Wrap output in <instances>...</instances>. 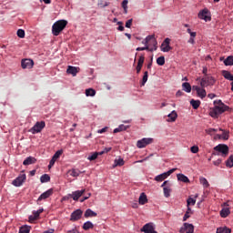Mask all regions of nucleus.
Wrapping results in <instances>:
<instances>
[{
    "mask_svg": "<svg viewBox=\"0 0 233 233\" xmlns=\"http://www.w3.org/2000/svg\"><path fill=\"white\" fill-rule=\"evenodd\" d=\"M196 203H197V200L195 198H188V199H187V208L190 206H195Z\"/></svg>",
    "mask_w": 233,
    "mask_h": 233,
    "instance_id": "43",
    "label": "nucleus"
},
{
    "mask_svg": "<svg viewBox=\"0 0 233 233\" xmlns=\"http://www.w3.org/2000/svg\"><path fill=\"white\" fill-rule=\"evenodd\" d=\"M31 230H32V227L24 225L20 227L19 233H30Z\"/></svg>",
    "mask_w": 233,
    "mask_h": 233,
    "instance_id": "29",
    "label": "nucleus"
},
{
    "mask_svg": "<svg viewBox=\"0 0 233 233\" xmlns=\"http://www.w3.org/2000/svg\"><path fill=\"white\" fill-rule=\"evenodd\" d=\"M50 181V176H48L47 174L42 175L41 177V183H47Z\"/></svg>",
    "mask_w": 233,
    "mask_h": 233,
    "instance_id": "45",
    "label": "nucleus"
},
{
    "mask_svg": "<svg viewBox=\"0 0 233 233\" xmlns=\"http://www.w3.org/2000/svg\"><path fill=\"white\" fill-rule=\"evenodd\" d=\"M199 184H201L204 188H208L209 187L208 179L204 177H199Z\"/></svg>",
    "mask_w": 233,
    "mask_h": 233,
    "instance_id": "34",
    "label": "nucleus"
},
{
    "mask_svg": "<svg viewBox=\"0 0 233 233\" xmlns=\"http://www.w3.org/2000/svg\"><path fill=\"white\" fill-rule=\"evenodd\" d=\"M148 81V72L145 71L143 73V78H142V82H141V86H145V84H147V82Z\"/></svg>",
    "mask_w": 233,
    "mask_h": 233,
    "instance_id": "37",
    "label": "nucleus"
},
{
    "mask_svg": "<svg viewBox=\"0 0 233 233\" xmlns=\"http://www.w3.org/2000/svg\"><path fill=\"white\" fill-rule=\"evenodd\" d=\"M70 176L74 177H78V176L81 174V172L78 169H72L69 172Z\"/></svg>",
    "mask_w": 233,
    "mask_h": 233,
    "instance_id": "46",
    "label": "nucleus"
},
{
    "mask_svg": "<svg viewBox=\"0 0 233 233\" xmlns=\"http://www.w3.org/2000/svg\"><path fill=\"white\" fill-rule=\"evenodd\" d=\"M221 162H222L221 159L215 160V161H213V166L218 167L221 164Z\"/></svg>",
    "mask_w": 233,
    "mask_h": 233,
    "instance_id": "56",
    "label": "nucleus"
},
{
    "mask_svg": "<svg viewBox=\"0 0 233 233\" xmlns=\"http://www.w3.org/2000/svg\"><path fill=\"white\" fill-rule=\"evenodd\" d=\"M221 75H223V77H224L225 79H228V80H229V81H233V75L230 74L229 71H228V70H223V71H221Z\"/></svg>",
    "mask_w": 233,
    "mask_h": 233,
    "instance_id": "26",
    "label": "nucleus"
},
{
    "mask_svg": "<svg viewBox=\"0 0 233 233\" xmlns=\"http://www.w3.org/2000/svg\"><path fill=\"white\" fill-rule=\"evenodd\" d=\"M95 217H96V213L95 211H93L92 209H86L84 212V218H95Z\"/></svg>",
    "mask_w": 233,
    "mask_h": 233,
    "instance_id": "25",
    "label": "nucleus"
},
{
    "mask_svg": "<svg viewBox=\"0 0 233 233\" xmlns=\"http://www.w3.org/2000/svg\"><path fill=\"white\" fill-rule=\"evenodd\" d=\"M35 63L32 59H24L21 62V66L24 69H32Z\"/></svg>",
    "mask_w": 233,
    "mask_h": 233,
    "instance_id": "19",
    "label": "nucleus"
},
{
    "mask_svg": "<svg viewBox=\"0 0 233 233\" xmlns=\"http://www.w3.org/2000/svg\"><path fill=\"white\" fill-rule=\"evenodd\" d=\"M111 147H106L105 149H103V151L100 152H95L93 154H96V156H103L104 154H106L108 152H111Z\"/></svg>",
    "mask_w": 233,
    "mask_h": 233,
    "instance_id": "41",
    "label": "nucleus"
},
{
    "mask_svg": "<svg viewBox=\"0 0 233 233\" xmlns=\"http://www.w3.org/2000/svg\"><path fill=\"white\" fill-rule=\"evenodd\" d=\"M201 105V101L199 100H195V99H191L190 100V106L191 107H193V109L197 110L198 108H199V106Z\"/></svg>",
    "mask_w": 233,
    "mask_h": 233,
    "instance_id": "28",
    "label": "nucleus"
},
{
    "mask_svg": "<svg viewBox=\"0 0 233 233\" xmlns=\"http://www.w3.org/2000/svg\"><path fill=\"white\" fill-rule=\"evenodd\" d=\"M215 84V78L213 76H204L201 79V82H200V85H201V87L204 88V87H208V86H214Z\"/></svg>",
    "mask_w": 233,
    "mask_h": 233,
    "instance_id": "4",
    "label": "nucleus"
},
{
    "mask_svg": "<svg viewBox=\"0 0 233 233\" xmlns=\"http://www.w3.org/2000/svg\"><path fill=\"white\" fill-rule=\"evenodd\" d=\"M194 227L192 224L184 223L182 228H180L179 233H193Z\"/></svg>",
    "mask_w": 233,
    "mask_h": 233,
    "instance_id": "16",
    "label": "nucleus"
},
{
    "mask_svg": "<svg viewBox=\"0 0 233 233\" xmlns=\"http://www.w3.org/2000/svg\"><path fill=\"white\" fill-rule=\"evenodd\" d=\"M39 217H33V216H30L28 217V220L30 221V223H33L34 221H36V219L38 218Z\"/></svg>",
    "mask_w": 233,
    "mask_h": 233,
    "instance_id": "55",
    "label": "nucleus"
},
{
    "mask_svg": "<svg viewBox=\"0 0 233 233\" xmlns=\"http://www.w3.org/2000/svg\"><path fill=\"white\" fill-rule=\"evenodd\" d=\"M213 150L217 153H213V156H221L227 157L229 154V147L225 144H219L217 147H213Z\"/></svg>",
    "mask_w": 233,
    "mask_h": 233,
    "instance_id": "3",
    "label": "nucleus"
},
{
    "mask_svg": "<svg viewBox=\"0 0 233 233\" xmlns=\"http://www.w3.org/2000/svg\"><path fill=\"white\" fill-rule=\"evenodd\" d=\"M224 66H233V56H229L226 59H224Z\"/></svg>",
    "mask_w": 233,
    "mask_h": 233,
    "instance_id": "30",
    "label": "nucleus"
},
{
    "mask_svg": "<svg viewBox=\"0 0 233 233\" xmlns=\"http://www.w3.org/2000/svg\"><path fill=\"white\" fill-rule=\"evenodd\" d=\"M153 141L154 139L151 137H145V138H142L141 140H138L137 146L139 149H142L147 146L153 144Z\"/></svg>",
    "mask_w": 233,
    "mask_h": 233,
    "instance_id": "7",
    "label": "nucleus"
},
{
    "mask_svg": "<svg viewBox=\"0 0 233 233\" xmlns=\"http://www.w3.org/2000/svg\"><path fill=\"white\" fill-rule=\"evenodd\" d=\"M67 233H79V231L77 229H72V230H68Z\"/></svg>",
    "mask_w": 233,
    "mask_h": 233,
    "instance_id": "63",
    "label": "nucleus"
},
{
    "mask_svg": "<svg viewBox=\"0 0 233 233\" xmlns=\"http://www.w3.org/2000/svg\"><path fill=\"white\" fill-rule=\"evenodd\" d=\"M202 74H204V76H208V67H202Z\"/></svg>",
    "mask_w": 233,
    "mask_h": 233,
    "instance_id": "59",
    "label": "nucleus"
},
{
    "mask_svg": "<svg viewBox=\"0 0 233 233\" xmlns=\"http://www.w3.org/2000/svg\"><path fill=\"white\" fill-rule=\"evenodd\" d=\"M114 167H122L125 165V161L122 158L114 160Z\"/></svg>",
    "mask_w": 233,
    "mask_h": 233,
    "instance_id": "40",
    "label": "nucleus"
},
{
    "mask_svg": "<svg viewBox=\"0 0 233 233\" xmlns=\"http://www.w3.org/2000/svg\"><path fill=\"white\" fill-rule=\"evenodd\" d=\"M143 45L146 46H153L154 48L157 49V42L155 39V35H148L145 38Z\"/></svg>",
    "mask_w": 233,
    "mask_h": 233,
    "instance_id": "6",
    "label": "nucleus"
},
{
    "mask_svg": "<svg viewBox=\"0 0 233 233\" xmlns=\"http://www.w3.org/2000/svg\"><path fill=\"white\" fill-rule=\"evenodd\" d=\"M192 88L193 90L197 91L198 96H199L201 99L205 98L208 96L206 89H204V87L193 86Z\"/></svg>",
    "mask_w": 233,
    "mask_h": 233,
    "instance_id": "17",
    "label": "nucleus"
},
{
    "mask_svg": "<svg viewBox=\"0 0 233 233\" xmlns=\"http://www.w3.org/2000/svg\"><path fill=\"white\" fill-rule=\"evenodd\" d=\"M231 230L228 227H219L217 228V233H230Z\"/></svg>",
    "mask_w": 233,
    "mask_h": 233,
    "instance_id": "36",
    "label": "nucleus"
},
{
    "mask_svg": "<svg viewBox=\"0 0 233 233\" xmlns=\"http://www.w3.org/2000/svg\"><path fill=\"white\" fill-rule=\"evenodd\" d=\"M122 8H123L125 15L128 14V0L122 1Z\"/></svg>",
    "mask_w": 233,
    "mask_h": 233,
    "instance_id": "38",
    "label": "nucleus"
},
{
    "mask_svg": "<svg viewBox=\"0 0 233 233\" xmlns=\"http://www.w3.org/2000/svg\"><path fill=\"white\" fill-rule=\"evenodd\" d=\"M215 106L212 110H210V116L213 118H218L219 115L224 114L225 112L229 110V106H226L221 102V100H215L213 101Z\"/></svg>",
    "mask_w": 233,
    "mask_h": 233,
    "instance_id": "1",
    "label": "nucleus"
},
{
    "mask_svg": "<svg viewBox=\"0 0 233 233\" xmlns=\"http://www.w3.org/2000/svg\"><path fill=\"white\" fill-rule=\"evenodd\" d=\"M190 151L193 154H197L199 151V148L198 147V146H193L190 147Z\"/></svg>",
    "mask_w": 233,
    "mask_h": 233,
    "instance_id": "51",
    "label": "nucleus"
},
{
    "mask_svg": "<svg viewBox=\"0 0 233 233\" xmlns=\"http://www.w3.org/2000/svg\"><path fill=\"white\" fill-rule=\"evenodd\" d=\"M107 127L105 128H101L100 130H98V134H105V132H106Z\"/></svg>",
    "mask_w": 233,
    "mask_h": 233,
    "instance_id": "58",
    "label": "nucleus"
},
{
    "mask_svg": "<svg viewBox=\"0 0 233 233\" xmlns=\"http://www.w3.org/2000/svg\"><path fill=\"white\" fill-rule=\"evenodd\" d=\"M46 127V122H36L35 124V127H31V133L33 134H38L43 131V129Z\"/></svg>",
    "mask_w": 233,
    "mask_h": 233,
    "instance_id": "8",
    "label": "nucleus"
},
{
    "mask_svg": "<svg viewBox=\"0 0 233 233\" xmlns=\"http://www.w3.org/2000/svg\"><path fill=\"white\" fill-rule=\"evenodd\" d=\"M177 180L180 181V182H184V183H189L190 182L188 177H187V176L182 175V174H177Z\"/></svg>",
    "mask_w": 233,
    "mask_h": 233,
    "instance_id": "32",
    "label": "nucleus"
},
{
    "mask_svg": "<svg viewBox=\"0 0 233 233\" xmlns=\"http://www.w3.org/2000/svg\"><path fill=\"white\" fill-rule=\"evenodd\" d=\"M26 180V175L25 174H20L19 177H17L15 180H13L12 185L15 187H20L24 182Z\"/></svg>",
    "mask_w": 233,
    "mask_h": 233,
    "instance_id": "10",
    "label": "nucleus"
},
{
    "mask_svg": "<svg viewBox=\"0 0 233 233\" xmlns=\"http://www.w3.org/2000/svg\"><path fill=\"white\" fill-rule=\"evenodd\" d=\"M132 25H133V19H129L127 21V24H125V27L131 28Z\"/></svg>",
    "mask_w": 233,
    "mask_h": 233,
    "instance_id": "53",
    "label": "nucleus"
},
{
    "mask_svg": "<svg viewBox=\"0 0 233 233\" xmlns=\"http://www.w3.org/2000/svg\"><path fill=\"white\" fill-rule=\"evenodd\" d=\"M156 63L157 66H164L165 65V56H158L157 59L156 60Z\"/></svg>",
    "mask_w": 233,
    "mask_h": 233,
    "instance_id": "42",
    "label": "nucleus"
},
{
    "mask_svg": "<svg viewBox=\"0 0 233 233\" xmlns=\"http://www.w3.org/2000/svg\"><path fill=\"white\" fill-rule=\"evenodd\" d=\"M221 138H223V140H228L229 139V132L224 131L223 134L221 135Z\"/></svg>",
    "mask_w": 233,
    "mask_h": 233,
    "instance_id": "50",
    "label": "nucleus"
},
{
    "mask_svg": "<svg viewBox=\"0 0 233 233\" xmlns=\"http://www.w3.org/2000/svg\"><path fill=\"white\" fill-rule=\"evenodd\" d=\"M86 192V189L73 191L72 194H68L67 196L70 197L73 201H78L79 198H81Z\"/></svg>",
    "mask_w": 233,
    "mask_h": 233,
    "instance_id": "13",
    "label": "nucleus"
},
{
    "mask_svg": "<svg viewBox=\"0 0 233 233\" xmlns=\"http://www.w3.org/2000/svg\"><path fill=\"white\" fill-rule=\"evenodd\" d=\"M140 232L157 233V231H156V225L153 222H149V223L143 225L142 228H140Z\"/></svg>",
    "mask_w": 233,
    "mask_h": 233,
    "instance_id": "5",
    "label": "nucleus"
},
{
    "mask_svg": "<svg viewBox=\"0 0 233 233\" xmlns=\"http://www.w3.org/2000/svg\"><path fill=\"white\" fill-rule=\"evenodd\" d=\"M63 155V150H57L55 155L52 157V160H50V163L48 164V168H52V167L55 165L56 160H58L59 157Z\"/></svg>",
    "mask_w": 233,
    "mask_h": 233,
    "instance_id": "18",
    "label": "nucleus"
},
{
    "mask_svg": "<svg viewBox=\"0 0 233 233\" xmlns=\"http://www.w3.org/2000/svg\"><path fill=\"white\" fill-rule=\"evenodd\" d=\"M230 214V210L229 208H223L221 209V211H219V216H221V218H226L228 216H229Z\"/></svg>",
    "mask_w": 233,
    "mask_h": 233,
    "instance_id": "33",
    "label": "nucleus"
},
{
    "mask_svg": "<svg viewBox=\"0 0 233 233\" xmlns=\"http://www.w3.org/2000/svg\"><path fill=\"white\" fill-rule=\"evenodd\" d=\"M92 228H94V224H92V222L87 221V222L83 224V229L85 231H87V230L92 229Z\"/></svg>",
    "mask_w": 233,
    "mask_h": 233,
    "instance_id": "35",
    "label": "nucleus"
},
{
    "mask_svg": "<svg viewBox=\"0 0 233 233\" xmlns=\"http://www.w3.org/2000/svg\"><path fill=\"white\" fill-rule=\"evenodd\" d=\"M182 90L186 91V93L192 92V86H190L189 83H184L182 84Z\"/></svg>",
    "mask_w": 233,
    "mask_h": 233,
    "instance_id": "31",
    "label": "nucleus"
},
{
    "mask_svg": "<svg viewBox=\"0 0 233 233\" xmlns=\"http://www.w3.org/2000/svg\"><path fill=\"white\" fill-rule=\"evenodd\" d=\"M198 18L204 20L206 22L210 21L211 17L208 9L204 8L201 11H199V13L198 14Z\"/></svg>",
    "mask_w": 233,
    "mask_h": 233,
    "instance_id": "9",
    "label": "nucleus"
},
{
    "mask_svg": "<svg viewBox=\"0 0 233 233\" xmlns=\"http://www.w3.org/2000/svg\"><path fill=\"white\" fill-rule=\"evenodd\" d=\"M226 167H228V168L233 167V155L229 157L228 161H226Z\"/></svg>",
    "mask_w": 233,
    "mask_h": 233,
    "instance_id": "44",
    "label": "nucleus"
},
{
    "mask_svg": "<svg viewBox=\"0 0 233 233\" xmlns=\"http://www.w3.org/2000/svg\"><path fill=\"white\" fill-rule=\"evenodd\" d=\"M142 66H137L136 67V71L137 72V74H140V71L142 70Z\"/></svg>",
    "mask_w": 233,
    "mask_h": 233,
    "instance_id": "62",
    "label": "nucleus"
},
{
    "mask_svg": "<svg viewBox=\"0 0 233 233\" xmlns=\"http://www.w3.org/2000/svg\"><path fill=\"white\" fill-rule=\"evenodd\" d=\"M70 198H70L69 196H66V197H63L62 201H67Z\"/></svg>",
    "mask_w": 233,
    "mask_h": 233,
    "instance_id": "64",
    "label": "nucleus"
},
{
    "mask_svg": "<svg viewBox=\"0 0 233 233\" xmlns=\"http://www.w3.org/2000/svg\"><path fill=\"white\" fill-rule=\"evenodd\" d=\"M36 163V158L33 157H28L24 160L23 165L24 166H30V165H35Z\"/></svg>",
    "mask_w": 233,
    "mask_h": 233,
    "instance_id": "21",
    "label": "nucleus"
},
{
    "mask_svg": "<svg viewBox=\"0 0 233 233\" xmlns=\"http://www.w3.org/2000/svg\"><path fill=\"white\" fill-rule=\"evenodd\" d=\"M17 37H19L20 39H24L25 37V31H24L23 29L17 30Z\"/></svg>",
    "mask_w": 233,
    "mask_h": 233,
    "instance_id": "47",
    "label": "nucleus"
},
{
    "mask_svg": "<svg viewBox=\"0 0 233 233\" xmlns=\"http://www.w3.org/2000/svg\"><path fill=\"white\" fill-rule=\"evenodd\" d=\"M182 96H184V92H182L181 90L176 92V97H181Z\"/></svg>",
    "mask_w": 233,
    "mask_h": 233,
    "instance_id": "57",
    "label": "nucleus"
},
{
    "mask_svg": "<svg viewBox=\"0 0 233 233\" xmlns=\"http://www.w3.org/2000/svg\"><path fill=\"white\" fill-rule=\"evenodd\" d=\"M53 196V188L47 189V191L44 192L37 198V203L48 199V198Z\"/></svg>",
    "mask_w": 233,
    "mask_h": 233,
    "instance_id": "15",
    "label": "nucleus"
},
{
    "mask_svg": "<svg viewBox=\"0 0 233 233\" xmlns=\"http://www.w3.org/2000/svg\"><path fill=\"white\" fill-rule=\"evenodd\" d=\"M145 56L144 55L138 56L137 66H144Z\"/></svg>",
    "mask_w": 233,
    "mask_h": 233,
    "instance_id": "49",
    "label": "nucleus"
},
{
    "mask_svg": "<svg viewBox=\"0 0 233 233\" xmlns=\"http://www.w3.org/2000/svg\"><path fill=\"white\" fill-rule=\"evenodd\" d=\"M86 96H96V90L92 88L86 89Z\"/></svg>",
    "mask_w": 233,
    "mask_h": 233,
    "instance_id": "39",
    "label": "nucleus"
},
{
    "mask_svg": "<svg viewBox=\"0 0 233 233\" xmlns=\"http://www.w3.org/2000/svg\"><path fill=\"white\" fill-rule=\"evenodd\" d=\"M97 157H98V155H96V154H92V155H90V156L87 157V160L94 161V160L96 159Z\"/></svg>",
    "mask_w": 233,
    "mask_h": 233,
    "instance_id": "52",
    "label": "nucleus"
},
{
    "mask_svg": "<svg viewBox=\"0 0 233 233\" xmlns=\"http://www.w3.org/2000/svg\"><path fill=\"white\" fill-rule=\"evenodd\" d=\"M156 50H157L156 47L151 48L148 46H146L145 47H137V49H136V51L137 52H143V51L155 52Z\"/></svg>",
    "mask_w": 233,
    "mask_h": 233,
    "instance_id": "27",
    "label": "nucleus"
},
{
    "mask_svg": "<svg viewBox=\"0 0 233 233\" xmlns=\"http://www.w3.org/2000/svg\"><path fill=\"white\" fill-rule=\"evenodd\" d=\"M83 216V211L81 209H76L70 214V221L76 222L79 219H81V217Z\"/></svg>",
    "mask_w": 233,
    "mask_h": 233,
    "instance_id": "12",
    "label": "nucleus"
},
{
    "mask_svg": "<svg viewBox=\"0 0 233 233\" xmlns=\"http://www.w3.org/2000/svg\"><path fill=\"white\" fill-rule=\"evenodd\" d=\"M66 73L67 75H72V76L75 77L79 73V67L68 66Z\"/></svg>",
    "mask_w": 233,
    "mask_h": 233,
    "instance_id": "20",
    "label": "nucleus"
},
{
    "mask_svg": "<svg viewBox=\"0 0 233 233\" xmlns=\"http://www.w3.org/2000/svg\"><path fill=\"white\" fill-rule=\"evenodd\" d=\"M167 122H175L176 119L177 118V113H176L175 110L171 111V113L168 114L167 116Z\"/></svg>",
    "mask_w": 233,
    "mask_h": 233,
    "instance_id": "22",
    "label": "nucleus"
},
{
    "mask_svg": "<svg viewBox=\"0 0 233 233\" xmlns=\"http://www.w3.org/2000/svg\"><path fill=\"white\" fill-rule=\"evenodd\" d=\"M129 128V126H126V125H120L118 126V127H116V129H114V134H118L124 131H127Z\"/></svg>",
    "mask_w": 233,
    "mask_h": 233,
    "instance_id": "24",
    "label": "nucleus"
},
{
    "mask_svg": "<svg viewBox=\"0 0 233 233\" xmlns=\"http://www.w3.org/2000/svg\"><path fill=\"white\" fill-rule=\"evenodd\" d=\"M170 187H164V197L165 198H169L170 197Z\"/></svg>",
    "mask_w": 233,
    "mask_h": 233,
    "instance_id": "48",
    "label": "nucleus"
},
{
    "mask_svg": "<svg viewBox=\"0 0 233 233\" xmlns=\"http://www.w3.org/2000/svg\"><path fill=\"white\" fill-rule=\"evenodd\" d=\"M190 213L188 211H186V215H184V218L182 219V221L186 222L187 219L190 218Z\"/></svg>",
    "mask_w": 233,
    "mask_h": 233,
    "instance_id": "54",
    "label": "nucleus"
},
{
    "mask_svg": "<svg viewBox=\"0 0 233 233\" xmlns=\"http://www.w3.org/2000/svg\"><path fill=\"white\" fill-rule=\"evenodd\" d=\"M160 49L164 53L170 52L171 50L170 38H165L164 42H162V45L160 46Z\"/></svg>",
    "mask_w": 233,
    "mask_h": 233,
    "instance_id": "14",
    "label": "nucleus"
},
{
    "mask_svg": "<svg viewBox=\"0 0 233 233\" xmlns=\"http://www.w3.org/2000/svg\"><path fill=\"white\" fill-rule=\"evenodd\" d=\"M67 25L66 20H59L57 22H55L52 25V34L55 36H58L61 32L66 28Z\"/></svg>",
    "mask_w": 233,
    "mask_h": 233,
    "instance_id": "2",
    "label": "nucleus"
},
{
    "mask_svg": "<svg viewBox=\"0 0 233 233\" xmlns=\"http://www.w3.org/2000/svg\"><path fill=\"white\" fill-rule=\"evenodd\" d=\"M132 208L134 209L138 208H139V203H137V202L133 203Z\"/></svg>",
    "mask_w": 233,
    "mask_h": 233,
    "instance_id": "61",
    "label": "nucleus"
},
{
    "mask_svg": "<svg viewBox=\"0 0 233 233\" xmlns=\"http://www.w3.org/2000/svg\"><path fill=\"white\" fill-rule=\"evenodd\" d=\"M147 203H148V198H147V195H145V193L140 194V197H138V204L144 206Z\"/></svg>",
    "mask_w": 233,
    "mask_h": 233,
    "instance_id": "23",
    "label": "nucleus"
},
{
    "mask_svg": "<svg viewBox=\"0 0 233 233\" xmlns=\"http://www.w3.org/2000/svg\"><path fill=\"white\" fill-rule=\"evenodd\" d=\"M188 44L195 45V38L190 37L187 41Z\"/></svg>",
    "mask_w": 233,
    "mask_h": 233,
    "instance_id": "60",
    "label": "nucleus"
},
{
    "mask_svg": "<svg viewBox=\"0 0 233 233\" xmlns=\"http://www.w3.org/2000/svg\"><path fill=\"white\" fill-rule=\"evenodd\" d=\"M176 171V168L173 169H169L168 171L162 173L161 175H158L157 177H156L154 178V180L157 181V182H161L164 181L166 178H167L168 177H170L171 174H173Z\"/></svg>",
    "mask_w": 233,
    "mask_h": 233,
    "instance_id": "11",
    "label": "nucleus"
}]
</instances>
